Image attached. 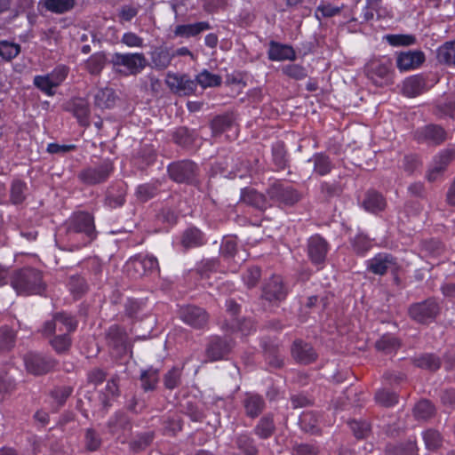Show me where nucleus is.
<instances>
[{"label":"nucleus","instance_id":"1","mask_svg":"<svg viewBox=\"0 0 455 455\" xmlns=\"http://www.w3.org/2000/svg\"><path fill=\"white\" fill-rule=\"evenodd\" d=\"M11 284L20 295L41 293L44 289L41 273L34 268H24L16 272Z\"/></svg>","mask_w":455,"mask_h":455},{"label":"nucleus","instance_id":"2","mask_svg":"<svg viewBox=\"0 0 455 455\" xmlns=\"http://www.w3.org/2000/svg\"><path fill=\"white\" fill-rule=\"evenodd\" d=\"M68 235L84 233L88 243L96 237V231L92 216L85 212L75 214L67 223Z\"/></svg>","mask_w":455,"mask_h":455},{"label":"nucleus","instance_id":"3","mask_svg":"<svg viewBox=\"0 0 455 455\" xmlns=\"http://www.w3.org/2000/svg\"><path fill=\"white\" fill-rule=\"evenodd\" d=\"M439 312V305L432 299L413 304L409 309L411 317L420 323H427L433 321Z\"/></svg>","mask_w":455,"mask_h":455},{"label":"nucleus","instance_id":"4","mask_svg":"<svg viewBox=\"0 0 455 455\" xmlns=\"http://www.w3.org/2000/svg\"><path fill=\"white\" fill-rule=\"evenodd\" d=\"M168 172L176 182L192 183L197 173V166L191 161H180L170 164Z\"/></svg>","mask_w":455,"mask_h":455},{"label":"nucleus","instance_id":"5","mask_svg":"<svg viewBox=\"0 0 455 455\" xmlns=\"http://www.w3.org/2000/svg\"><path fill=\"white\" fill-rule=\"evenodd\" d=\"M114 66H124L131 75L139 74L147 66L143 53H115L112 57Z\"/></svg>","mask_w":455,"mask_h":455},{"label":"nucleus","instance_id":"6","mask_svg":"<svg viewBox=\"0 0 455 455\" xmlns=\"http://www.w3.org/2000/svg\"><path fill=\"white\" fill-rule=\"evenodd\" d=\"M180 317L184 323L195 329L204 328L209 320L208 313L204 308L194 305L180 307Z\"/></svg>","mask_w":455,"mask_h":455},{"label":"nucleus","instance_id":"7","mask_svg":"<svg viewBox=\"0 0 455 455\" xmlns=\"http://www.w3.org/2000/svg\"><path fill=\"white\" fill-rule=\"evenodd\" d=\"M112 172V164L110 162H104L99 166L83 170L78 174V177L86 185H96L106 181Z\"/></svg>","mask_w":455,"mask_h":455},{"label":"nucleus","instance_id":"8","mask_svg":"<svg viewBox=\"0 0 455 455\" xmlns=\"http://www.w3.org/2000/svg\"><path fill=\"white\" fill-rule=\"evenodd\" d=\"M26 369L34 375L47 373L55 368V360L39 354L28 353L24 358Z\"/></svg>","mask_w":455,"mask_h":455},{"label":"nucleus","instance_id":"9","mask_svg":"<svg viewBox=\"0 0 455 455\" xmlns=\"http://www.w3.org/2000/svg\"><path fill=\"white\" fill-rule=\"evenodd\" d=\"M267 195L270 199L286 205H292L300 199L299 194L294 188L278 182H275L269 187Z\"/></svg>","mask_w":455,"mask_h":455},{"label":"nucleus","instance_id":"10","mask_svg":"<svg viewBox=\"0 0 455 455\" xmlns=\"http://www.w3.org/2000/svg\"><path fill=\"white\" fill-rule=\"evenodd\" d=\"M76 328V323L72 316L65 313L54 315L52 320L44 323L43 331L50 335L59 332H71Z\"/></svg>","mask_w":455,"mask_h":455},{"label":"nucleus","instance_id":"11","mask_svg":"<svg viewBox=\"0 0 455 455\" xmlns=\"http://www.w3.org/2000/svg\"><path fill=\"white\" fill-rule=\"evenodd\" d=\"M129 271L132 270L136 276H143L158 272V262L154 256H137L128 262Z\"/></svg>","mask_w":455,"mask_h":455},{"label":"nucleus","instance_id":"12","mask_svg":"<svg viewBox=\"0 0 455 455\" xmlns=\"http://www.w3.org/2000/svg\"><path fill=\"white\" fill-rule=\"evenodd\" d=\"M367 268L375 275H383L388 270L395 271L398 265L395 258L387 253H379L367 262Z\"/></svg>","mask_w":455,"mask_h":455},{"label":"nucleus","instance_id":"13","mask_svg":"<svg viewBox=\"0 0 455 455\" xmlns=\"http://www.w3.org/2000/svg\"><path fill=\"white\" fill-rule=\"evenodd\" d=\"M166 84L171 90L182 95H189L196 89V80L191 79L188 75L168 74Z\"/></svg>","mask_w":455,"mask_h":455},{"label":"nucleus","instance_id":"14","mask_svg":"<svg viewBox=\"0 0 455 455\" xmlns=\"http://www.w3.org/2000/svg\"><path fill=\"white\" fill-rule=\"evenodd\" d=\"M415 138L419 142L438 145L446 140V132L439 125L429 124L419 129L415 133Z\"/></svg>","mask_w":455,"mask_h":455},{"label":"nucleus","instance_id":"15","mask_svg":"<svg viewBox=\"0 0 455 455\" xmlns=\"http://www.w3.org/2000/svg\"><path fill=\"white\" fill-rule=\"evenodd\" d=\"M287 291L282 277L273 275L263 288V296L269 301H281L285 299Z\"/></svg>","mask_w":455,"mask_h":455},{"label":"nucleus","instance_id":"16","mask_svg":"<svg viewBox=\"0 0 455 455\" xmlns=\"http://www.w3.org/2000/svg\"><path fill=\"white\" fill-rule=\"evenodd\" d=\"M328 251L327 242L320 235H314L309 238L307 243V252L310 259L315 264L324 261Z\"/></svg>","mask_w":455,"mask_h":455},{"label":"nucleus","instance_id":"17","mask_svg":"<svg viewBox=\"0 0 455 455\" xmlns=\"http://www.w3.org/2000/svg\"><path fill=\"white\" fill-rule=\"evenodd\" d=\"M291 355L298 363L302 364L311 363L317 358V354L313 347L302 340L294 341Z\"/></svg>","mask_w":455,"mask_h":455},{"label":"nucleus","instance_id":"18","mask_svg":"<svg viewBox=\"0 0 455 455\" xmlns=\"http://www.w3.org/2000/svg\"><path fill=\"white\" fill-rule=\"evenodd\" d=\"M231 342L220 337H212L206 348V355L211 361L222 359L231 349Z\"/></svg>","mask_w":455,"mask_h":455},{"label":"nucleus","instance_id":"19","mask_svg":"<svg viewBox=\"0 0 455 455\" xmlns=\"http://www.w3.org/2000/svg\"><path fill=\"white\" fill-rule=\"evenodd\" d=\"M392 68V62L388 59L373 60L366 66L368 76L377 83V78H388Z\"/></svg>","mask_w":455,"mask_h":455},{"label":"nucleus","instance_id":"20","mask_svg":"<svg viewBox=\"0 0 455 455\" xmlns=\"http://www.w3.org/2000/svg\"><path fill=\"white\" fill-rule=\"evenodd\" d=\"M424 60V54L421 52H403L397 56L396 65L402 71L410 70L418 68Z\"/></svg>","mask_w":455,"mask_h":455},{"label":"nucleus","instance_id":"21","mask_svg":"<svg viewBox=\"0 0 455 455\" xmlns=\"http://www.w3.org/2000/svg\"><path fill=\"white\" fill-rule=\"evenodd\" d=\"M241 201L259 211H265L270 206L263 194L257 192L253 188H244L242 190Z\"/></svg>","mask_w":455,"mask_h":455},{"label":"nucleus","instance_id":"22","mask_svg":"<svg viewBox=\"0 0 455 455\" xmlns=\"http://www.w3.org/2000/svg\"><path fill=\"white\" fill-rule=\"evenodd\" d=\"M268 58L271 60H293L296 59V53L291 46L282 44L272 41L269 44Z\"/></svg>","mask_w":455,"mask_h":455},{"label":"nucleus","instance_id":"23","mask_svg":"<svg viewBox=\"0 0 455 455\" xmlns=\"http://www.w3.org/2000/svg\"><path fill=\"white\" fill-rule=\"evenodd\" d=\"M107 340L110 347L123 352L127 347V334L117 325L111 326L107 332Z\"/></svg>","mask_w":455,"mask_h":455},{"label":"nucleus","instance_id":"24","mask_svg":"<svg viewBox=\"0 0 455 455\" xmlns=\"http://www.w3.org/2000/svg\"><path fill=\"white\" fill-rule=\"evenodd\" d=\"M211 28V25L207 21H199L194 24L178 25L173 33L175 36L191 37Z\"/></svg>","mask_w":455,"mask_h":455},{"label":"nucleus","instance_id":"25","mask_svg":"<svg viewBox=\"0 0 455 455\" xmlns=\"http://www.w3.org/2000/svg\"><path fill=\"white\" fill-rule=\"evenodd\" d=\"M172 59L173 54H172V52L166 47L156 48L151 52L152 67L158 70L167 68Z\"/></svg>","mask_w":455,"mask_h":455},{"label":"nucleus","instance_id":"26","mask_svg":"<svg viewBox=\"0 0 455 455\" xmlns=\"http://www.w3.org/2000/svg\"><path fill=\"white\" fill-rule=\"evenodd\" d=\"M427 90V84L424 77L413 76L403 82V92L406 96L415 97Z\"/></svg>","mask_w":455,"mask_h":455},{"label":"nucleus","instance_id":"27","mask_svg":"<svg viewBox=\"0 0 455 455\" xmlns=\"http://www.w3.org/2000/svg\"><path fill=\"white\" fill-rule=\"evenodd\" d=\"M363 205L366 211L376 213L383 211L387 204L382 195L375 191H370L366 194Z\"/></svg>","mask_w":455,"mask_h":455},{"label":"nucleus","instance_id":"28","mask_svg":"<svg viewBox=\"0 0 455 455\" xmlns=\"http://www.w3.org/2000/svg\"><path fill=\"white\" fill-rule=\"evenodd\" d=\"M76 0H41L42 4L47 11L62 14L70 10L75 6Z\"/></svg>","mask_w":455,"mask_h":455},{"label":"nucleus","instance_id":"29","mask_svg":"<svg viewBox=\"0 0 455 455\" xmlns=\"http://www.w3.org/2000/svg\"><path fill=\"white\" fill-rule=\"evenodd\" d=\"M115 102L116 95L112 89H100L94 95V104L99 108H110L115 105Z\"/></svg>","mask_w":455,"mask_h":455},{"label":"nucleus","instance_id":"30","mask_svg":"<svg viewBox=\"0 0 455 455\" xmlns=\"http://www.w3.org/2000/svg\"><path fill=\"white\" fill-rule=\"evenodd\" d=\"M243 404L246 414L251 418L257 417L264 408L263 399L257 395H248Z\"/></svg>","mask_w":455,"mask_h":455},{"label":"nucleus","instance_id":"31","mask_svg":"<svg viewBox=\"0 0 455 455\" xmlns=\"http://www.w3.org/2000/svg\"><path fill=\"white\" fill-rule=\"evenodd\" d=\"M222 78L220 76L204 69L196 77V85L199 84L203 88L215 87L221 84Z\"/></svg>","mask_w":455,"mask_h":455},{"label":"nucleus","instance_id":"32","mask_svg":"<svg viewBox=\"0 0 455 455\" xmlns=\"http://www.w3.org/2000/svg\"><path fill=\"white\" fill-rule=\"evenodd\" d=\"M439 62L455 66V40L445 43L437 50Z\"/></svg>","mask_w":455,"mask_h":455},{"label":"nucleus","instance_id":"33","mask_svg":"<svg viewBox=\"0 0 455 455\" xmlns=\"http://www.w3.org/2000/svg\"><path fill=\"white\" fill-rule=\"evenodd\" d=\"M417 451L414 443L409 442L405 444L389 443L386 446V455H413Z\"/></svg>","mask_w":455,"mask_h":455},{"label":"nucleus","instance_id":"34","mask_svg":"<svg viewBox=\"0 0 455 455\" xmlns=\"http://www.w3.org/2000/svg\"><path fill=\"white\" fill-rule=\"evenodd\" d=\"M314 164V171L319 175H326L332 169L330 158L323 154H316L309 160Z\"/></svg>","mask_w":455,"mask_h":455},{"label":"nucleus","instance_id":"35","mask_svg":"<svg viewBox=\"0 0 455 455\" xmlns=\"http://www.w3.org/2000/svg\"><path fill=\"white\" fill-rule=\"evenodd\" d=\"M181 243L185 248L199 246L203 243V235L197 228L187 229L181 239Z\"/></svg>","mask_w":455,"mask_h":455},{"label":"nucleus","instance_id":"36","mask_svg":"<svg viewBox=\"0 0 455 455\" xmlns=\"http://www.w3.org/2000/svg\"><path fill=\"white\" fill-rule=\"evenodd\" d=\"M416 366L435 371L441 366V360L433 354L423 355L414 360Z\"/></svg>","mask_w":455,"mask_h":455},{"label":"nucleus","instance_id":"37","mask_svg":"<svg viewBox=\"0 0 455 455\" xmlns=\"http://www.w3.org/2000/svg\"><path fill=\"white\" fill-rule=\"evenodd\" d=\"M400 347V343L396 338L390 335L382 336L375 344L377 350L385 354H391L396 351Z\"/></svg>","mask_w":455,"mask_h":455},{"label":"nucleus","instance_id":"38","mask_svg":"<svg viewBox=\"0 0 455 455\" xmlns=\"http://www.w3.org/2000/svg\"><path fill=\"white\" fill-rule=\"evenodd\" d=\"M28 187L21 180H14L11 186L10 198L13 204H21L26 198Z\"/></svg>","mask_w":455,"mask_h":455},{"label":"nucleus","instance_id":"39","mask_svg":"<svg viewBox=\"0 0 455 455\" xmlns=\"http://www.w3.org/2000/svg\"><path fill=\"white\" fill-rule=\"evenodd\" d=\"M158 371L149 368L140 374L141 387L145 391L154 390L158 382Z\"/></svg>","mask_w":455,"mask_h":455},{"label":"nucleus","instance_id":"40","mask_svg":"<svg viewBox=\"0 0 455 455\" xmlns=\"http://www.w3.org/2000/svg\"><path fill=\"white\" fill-rule=\"evenodd\" d=\"M73 112L82 125L87 126L89 124V106L85 100L82 99L76 100L73 103Z\"/></svg>","mask_w":455,"mask_h":455},{"label":"nucleus","instance_id":"41","mask_svg":"<svg viewBox=\"0 0 455 455\" xmlns=\"http://www.w3.org/2000/svg\"><path fill=\"white\" fill-rule=\"evenodd\" d=\"M317 422L318 419L316 416L311 411L303 412L299 419L301 428L311 434H316L319 432Z\"/></svg>","mask_w":455,"mask_h":455},{"label":"nucleus","instance_id":"42","mask_svg":"<svg viewBox=\"0 0 455 455\" xmlns=\"http://www.w3.org/2000/svg\"><path fill=\"white\" fill-rule=\"evenodd\" d=\"M275 431V424L273 419L267 416L263 417L255 427V433L260 438H268Z\"/></svg>","mask_w":455,"mask_h":455},{"label":"nucleus","instance_id":"43","mask_svg":"<svg viewBox=\"0 0 455 455\" xmlns=\"http://www.w3.org/2000/svg\"><path fill=\"white\" fill-rule=\"evenodd\" d=\"M106 63L105 55L102 53H95L92 55L86 61V68L92 75L100 73Z\"/></svg>","mask_w":455,"mask_h":455},{"label":"nucleus","instance_id":"44","mask_svg":"<svg viewBox=\"0 0 455 455\" xmlns=\"http://www.w3.org/2000/svg\"><path fill=\"white\" fill-rule=\"evenodd\" d=\"M181 369L173 367L164 376V387L168 389H174L181 383Z\"/></svg>","mask_w":455,"mask_h":455},{"label":"nucleus","instance_id":"45","mask_svg":"<svg viewBox=\"0 0 455 455\" xmlns=\"http://www.w3.org/2000/svg\"><path fill=\"white\" fill-rule=\"evenodd\" d=\"M413 413L417 419H427L434 414V406L430 402L422 400L415 405Z\"/></svg>","mask_w":455,"mask_h":455},{"label":"nucleus","instance_id":"46","mask_svg":"<svg viewBox=\"0 0 455 455\" xmlns=\"http://www.w3.org/2000/svg\"><path fill=\"white\" fill-rule=\"evenodd\" d=\"M375 399L378 403L385 407H390L395 404L398 401V396L395 393L390 392L386 389L379 390L375 395Z\"/></svg>","mask_w":455,"mask_h":455},{"label":"nucleus","instance_id":"47","mask_svg":"<svg viewBox=\"0 0 455 455\" xmlns=\"http://www.w3.org/2000/svg\"><path fill=\"white\" fill-rule=\"evenodd\" d=\"M352 247L357 254H363L371 247L370 239L362 234L357 235L351 241Z\"/></svg>","mask_w":455,"mask_h":455},{"label":"nucleus","instance_id":"48","mask_svg":"<svg viewBox=\"0 0 455 455\" xmlns=\"http://www.w3.org/2000/svg\"><path fill=\"white\" fill-rule=\"evenodd\" d=\"M15 334L12 330L4 327L0 329V350H8L13 347Z\"/></svg>","mask_w":455,"mask_h":455},{"label":"nucleus","instance_id":"49","mask_svg":"<svg viewBox=\"0 0 455 455\" xmlns=\"http://www.w3.org/2000/svg\"><path fill=\"white\" fill-rule=\"evenodd\" d=\"M348 424L355 436L358 439L366 437L371 431V427L366 421H358L354 419L349 421Z\"/></svg>","mask_w":455,"mask_h":455},{"label":"nucleus","instance_id":"50","mask_svg":"<svg viewBox=\"0 0 455 455\" xmlns=\"http://www.w3.org/2000/svg\"><path fill=\"white\" fill-rule=\"evenodd\" d=\"M20 45L9 43L7 41H0V55L6 60H11L20 53Z\"/></svg>","mask_w":455,"mask_h":455},{"label":"nucleus","instance_id":"51","mask_svg":"<svg viewBox=\"0 0 455 455\" xmlns=\"http://www.w3.org/2000/svg\"><path fill=\"white\" fill-rule=\"evenodd\" d=\"M236 443L238 449L245 455H256L258 452L257 448L253 444V441L245 435L238 436Z\"/></svg>","mask_w":455,"mask_h":455},{"label":"nucleus","instance_id":"52","mask_svg":"<svg viewBox=\"0 0 455 455\" xmlns=\"http://www.w3.org/2000/svg\"><path fill=\"white\" fill-rule=\"evenodd\" d=\"M387 41L394 46L400 45H411L415 43L416 39L411 35H388L386 36Z\"/></svg>","mask_w":455,"mask_h":455},{"label":"nucleus","instance_id":"53","mask_svg":"<svg viewBox=\"0 0 455 455\" xmlns=\"http://www.w3.org/2000/svg\"><path fill=\"white\" fill-rule=\"evenodd\" d=\"M174 141L181 146L187 147L193 142V136L186 127L178 128L173 134Z\"/></svg>","mask_w":455,"mask_h":455},{"label":"nucleus","instance_id":"54","mask_svg":"<svg viewBox=\"0 0 455 455\" xmlns=\"http://www.w3.org/2000/svg\"><path fill=\"white\" fill-rule=\"evenodd\" d=\"M68 332H60L59 335L51 340L52 346L58 353H61L68 349L70 346V339L68 338Z\"/></svg>","mask_w":455,"mask_h":455},{"label":"nucleus","instance_id":"55","mask_svg":"<svg viewBox=\"0 0 455 455\" xmlns=\"http://www.w3.org/2000/svg\"><path fill=\"white\" fill-rule=\"evenodd\" d=\"M68 68L65 66H58L52 73L47 74L50 79V84L54 87L59 86L67 77Z\"/></svg>","mask_w":455,"mask_h":455},{"label":"nucleus","instance_id":"56","mask_svg":"<svg viewBox=\"0 0 455 455\" xmlns=\"http://www.w3.org/2000/svg\"><path fill=\"white\" fill-rule=\"evenodd\" d=\"M282 70L284 75L293 79L299 80L307 76L305 68L298 64H288Z\"/></svg>","mask_w":455,"mask_h":455},{"label":"nucleus","instance_id":"57","mask_svg":"<svg viewBox=\"0 0 455 455\" xmlns=\"http://www.w3.org/2000/svg\"><path fill=\"white\" fill-rule=\"evenodd\" d=\"M156 187L153 184H143L137 188L136 196L139 200L146 202L156 194Z\"/></svg>","mask_w":455,"mask_h":455},{"label":"nucleus","instance_id":"58","mask_svg":"<svg viewBox=\"0 0 455 455\" xmlns=\"http://www.w3.org/2000/svg\"><path fill=\"white\" fill-rule=\"evenodd\" d=\"M424 440L426 446L428 450H435L442 443V437L440 434L435 430H427L424 434Z\"/></svg>","mask_w":455,"mask_h":455},{"label":"nucleus","instance_id":"59","mask_svg":"<svg viewBox=\"0 0 455 455\" xmlns=\"http://www.w3.org/2000/svg\"><path fill=\"white\" fill-rule=\"evenodd\" d=\"M34 84L49 96H52L54 94L53 88L55 87L53 84H50V79L47 75L35 76Z\"/></svg>","mask_w":455,"mask_h":455},{"label":"nucleus","instance_id":"60","mask_svg":"<svg viewBox=\"0 0 455 455\" xmlns=\"http://www.w3.org/2000/svg\"><path fill=\"white\" fill-rule=\"evenodd\" d=\"M101 444L100 435L92 428H88L85 433V445L89 451H96Z\"/></svg>","mask_w":455,"mask_h":455},{"label":"nucleus","instance_id":"61","mask_svg":"<svg viewBox=\"0 0 455 455\" xmlns=\"http://www.w3.org/2000/svg\"><path fill=\"white\" fill-rule=\"evenodd\" d=\"M69 288L76 296L84 294L87 290L85 280L80 276H73L70 278Z\"/></svg>","mask_w":455,"mask_h":455},{"label":"nucleus","instance_id":"62","mask_svg":"<svg viewBox=\"0 0 455 455\" xmlns=\"http://www.w3.org/2000/svg\"><path fill=\"white\" fill-rule=\"evenodd\" d=\"M231 119L228 116H217L212 122V129L214 134H220L231 125Z\"/></svg>","mask_w":455,"mask_h":455},{"label":"nucleus","instance_id":"63","mask_svg":"<svg viewBox=\"0 0 455 455\" xmlns=\"http://www.w3.org/2000/svg\"><path fill=\"white\" fill-rule=\"evenodd\" d=\"M455 151L451 149H446L442 151L438 156H436L434 159V163L437 165H441L443 170L446 169L447 165L454 159Z\"/></svg>","mask_w":455,"mask_h":455},{"label":"nucleus","instance_id":"64","mask_svg":"<svg viewBox=\"0 0 455 455\" xmlns=\"http://www.w3.org/2000/svg\"><path fill=\"white\" fill-rule=\"evenodd\" d=\"M73 389L71 387H60L52 391V396L57 401L60 405H62L68 397L71 395Z\"/></svg>","mask_w":455,"mask_h":455}]
</instances>
